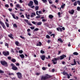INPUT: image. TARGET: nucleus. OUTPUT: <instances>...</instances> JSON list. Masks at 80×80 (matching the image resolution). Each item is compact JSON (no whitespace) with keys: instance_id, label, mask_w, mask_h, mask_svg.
Returning <instances> with one entry per match:
<instances>
[{"instance_id":"nucleus-1","label":"nucleus","mask_w":80,"mask_h":80,"mask_svg":"<svg viewBox=\"0 0 80 80\" xmlns=\"http://www.w3.org/2000/svg\"><path fill=\"white\" fill-rule=\"evenodd\" d=\"M11 67H12V68L13 70H18L17 67H16L15 65L13 63H11Z\"/></svg>"},{"instance_id":"nucleus-2","label":"nucleus","mask_w":80,"mask_h":80,"mask_svg":"<svg viewBox=\"0 0 80 80\" xmlns=\"http://www.w3.org/2000/svg\"><path fill=\"white\" fill-rule=\"evenodd\" d=\"M52 77V76H51L50 75L46 76H42L41 78L42 79V80H47V79H48V78H51Z\"/></svg>"},{"instance_id":"nucleus-3","label":"nucleus","mask_w":80,"mask_h":80,"mask_svg":"<svg viewBox=\"0 0 80 80\" xmlns=\"http://www.w3.org/2000/svg\"><path fill=\"white\" fill-rule=\"evenodd\" d=\"M0 63L2 65H3V66H6V67L8 66L7 62L5 61H1Z\"/></svg>"},{"instance_id":"nucleus-4","label":"nucleus","mask_w":80,"mask_h":80,"mask_svg":"<svg viewBox=\"0 0 80 80\" xmlns=\"http://www.w3.org/2000/svg\"><path fill=\"white\" fill-rule=\"evenodd\" d=\"M57 30L58 32H60H60H62V30H65V28L64 27H63L62 28L58 27V28H57Z\"/></svg>"},{"instance_id":"nucleus-5","label":"nucleus","mask_w":80,"mask_h":80,"mask_svg":"<svg viewBox=\"0 0 80 80\" xmlns=\"http://www.w3.org/2000/svg\"><path fill=\"white\" fill-rule=\"evenodd\" d=\"M2 54L4 55V56H8L10 55V52H9L7 51H4L2 52Z\"/></svg>"},{"instance_id":"nucleus-6","label":"nucleus","mask_w":80,"mask_h":80,"mask_svg":"<svg viewBox=\"0 0 80 80\" xmlns=\"http://www.w3.org/2000/svg\"><path fill=\"white\" fill-rule=\"evenodd\" d=\"M17 74L18 78H19V79H22V74H21L20 72H18L17 73Z\"/></svg>"},{"instance_id":"nucleus-7","label":"nucleus","mask_w":80,"mask_h":80,"mask_svg":"<svg viewBox=\"0 0 80 80\" xmlns=\"http://www.w3.org/2000/svg\"><path fill=\"white\" fill-rule=\"evenodd\" d=\"M64 57L65 58L67 57V56L66 55L64 54H62V55L60 56V60H63V59H64Z\"/></svg>"},{"instance_id":"nucleus-8","label":"nucleus","mask_w":80,"mask_h":80,"mask_svg":"<svg viewBox=\"0 0 80 80\" xmlns=\"http://www.w3.org/2000/svg\"><path fill=\"white\" fill-rule=\"evenodd\" d=\"M0 23L2 25V27H3V28H4V29H5V28H6V27H5V26L4 23H3V22H1V21H0Z\"/></svg>"},{"instance_id":"nucleus-9","label":"nucleus","mask_w":80,"mask_h":80,"mask_svg":"<svg viewBox=\"0 0 80 80\" xmlns=\"http://www.w3.org/2000/svg\"><path fill=\"white\" fill-rule=\"evenodd\" d=\"M24 20L27 23V24H28V25H30V26H32V24H31V23L28 22V20L24 19Z\"/></svg>"},{"instance_id":"nucleus-10","label":"nucleus","mask_w":80,"mask_h":80,"mask_svg":"<svg viewBox=\"0 0 80 80\" xmlns=\"http://www.w3.org/2000/svg\"><path fill=\"white\" fill-rule=\"evenodd\" d=\"M33 2L32 1H30L29 3L28 4V5L29 7H31L33 5Z\"/></svg>"},{"instance_id":"nucleus-11","label":"nucleus","mask_w":80,"mask_h":80,"mask_svg":"<svg viewBox=\"0 0 80 80\" xmlns=\"http://www.w3.org/2000/svg\"><path fill=\"white\" fill-rule=\"evenodd\" d=\"M74 12H75V11H74V10L73 9H72L70 11H69V13H70V14H71L72 15H73V13H74Z\"/></svg>"},{"instance_id":"nucleus-12","label":"nucleus","mask_w":80,"mask_h":80,"mask_svg":"<svg viewBox=\"0 0 80 80\" xmlns=\"http://www.w3.org/2000/svg\"><path fill=\"white\" fill-rule=\"evenodd\" d=\"M8 37L11 38V39H13V34L12 33H10L8 35Z\"/></svg>"},{"instance_id":"nucleus-13","label":"nucleus","mask_w":80,"mask_h":80,"mask_svg":"<svg viewBox=\"0 0 80 80\" xmlns=\"http://www.w3.org/2000/svg\"><path fill=\"white\" fill-rule=\"evenodd\" d=\"M42 45V42H38V43H37L36 46H41Z\"/></svg>"},{"instance_id":"nucleus-14","label":"nucleus","mask_w":80,"mask_h":80,"mask_svg":"<svg viewBox=\"0 0 80 80\" xmlns=\"http://www.w3.org/2000/svg\"><path fill=\"white\" fill-rule=\"evenodd\" d=\"M34 1V2L36 5H38V1L37 0H33Z\"/></svg>"},{"instance_id":"nucleus-15","label":"nucleus","mask_w":80,"mask_h":80,"mask_svg":"<svg viewBox=\"0 0 80 80\" xmlns=\"http://www.w3.org/2000/svg\"><path fill=\"white\" fill-rule=\"evenodd\" d=\"M73 62H74V63L71 64V65L72 66L75 65H76L77 64V62H76V60H75V59H73Z\"/></svg>"},{"instance_id":"nucleus-16","label":"nucleus","mask_w":80,"mask_h":80,"mask_svg":"<svg viewBox=\"0 0 80 80\" xmlns=\"http://www.w3.org/2000/svg\"><path fill=\"white\" fill-rule=\"evenodd\" d=\"M58 41L59 42H61V43H63V40H62V39L61 38H59L58 39Z\"/></svg>"},{"instance_id":"nucleus-17","label":"nucleus","mask_w":80,"mask_h":80,"mask_svg":"<svg viewBox=\"0 0 80 80\" xmlns=\"http://www.w3.org/2000/svg\"><path fill=\"white\" fill-rule=\"evenodd\" d=\"M36 16V14H35V13H32V14L31 15V17H33V16Z\"/></svg>"},{"instance_id":"nucleus-18","label":"nucleus","mask_w":80,"mask_h":80,"mask_svg":"<svg viewBox=\"0 0 80 80\" xmlns=\"http://www.w3.org/2000/svg\"><path fill=\"white\" fill-rule=\"evenodd\" d=\"M19 56L21 58H25V56L23 54H20Z\"/></svg>"},{"instance_id":"nucleus-19","label":"nucleus","mask_w":80,"mask_h":80,"mask_svg":"<svg viewBox=\"0 0 80 80\" xmlns=\"http://www.w3.org/2000/svg\"><path fill=\"white\" fill-rule=\"evenodd\" d=\"M41 58L42 60H44L45 58V56L42 55L41 57Z\"/></svg>"},{"instance_id":"nucleus-20","label":"nucleus","mask_w":80,"mask_h":80,"mask_svg":"<svg viewBox=\"0 0 80 80\" xmlns=\"http://www.w3.org/2000/svg\"><path fill=\"white\" fill-rule=\"evenodd\" d=\"M49 18H50V19H52V18H53V16L52 15H49Z\"/></svg>"},{"instance_id":"nucleus-21","label":"nucleus","mask_w":80,"mask_h":80,"mask_svg":"<svg viewBox=\"0 0 80 80\" xmlns=\"http://www.w3.org/2000/svg\"><path fill=\"white\" fill-rule=\"evenodd\" d=\"M15 44H16V45H17V46H19V42H18V41H16L15 42Z\"/></svg>"},{"instance_id":"nucleus-22","label":"nucleus","mask_w":80,"mask_h":80,"mask_svg":"<svg viewBox=\"0 0 80 80\" xmlns=\"http://www.w3.org/2000/svg\"><path fill=\"white\" fill-rule=\"evenodd\" d=\"M52 62H56V61H57V58H53L52 60Z\"/></svg>"},{"instance_id":"nucleus-23","label":"nucleus","mask_w":80,"mask_h":80,"mask_svg":"<svg viewBox=\"0 0 80 80\" xmlns=\"http://www.w3.org/2000/svg\"><path fill=\"white\" fill-rule=\"evenodd\" d=\"M65 4H62L61 6V8H65Z\"/></svg>"},{"instance_id":"nucleus-24","label":"nucleus","mask_w":80,"mask_h":80,"mask_svg":"<svg viewBox=\"0 0 80 80\" xmlns=\"http://www.w3.org/2000/svg\"><path fill=\"white\" fill-rule=\"evenodd\" d=\"M73 55H78V53L77 52H74L73 53Z\"/></svg>"},{"instance_id":"nucleus-25","label":"nucleus","mask_w":80,"mask_h":80,"mask_svg":"<svg viewBox=\"0 0 80 80\" xmlns=\"http://www.w3.org/2000/svg\"><path fill=\"white\" fill-rule=\"evenodd\" d=\"M42 23V22H38L37 23V25H41Z\"/></svg>"},{"instance_id":"nucleus-26","label":"nucleus","mask_w":80,"mask_h":80,"mask_svg":"<svg viewBox=\"0 0 80 80\" xmlns=\"http://www.w3.org/2000/svg\"><path fill=\"white\" fill-rule=\"evenodd\" d=\"M26 17L28 18V19H30V18L28 17H30V15L28 14V15H27V14H26Z\"/></svg>"},{"instance_id":"nucleus-27","label":"nucleus","mask_w":80,"mask_h":80,"mask_svg":"<svg viewBox=\"0 0 80 80\" xmlns=\"http://www.w3.org/2000/svg\"><path fill=\"white\" fill-rule=\"evenodd\" d=\"M43 2V3H47V0H41Z\"/></svg>"},{"instance_id":"nucleus-28","label":"nucleus","mask_w":80,"mask_h":80,"mask_svg":"<svg viewBox=\"0 0 80 80\" xmlns=\"http://www.w3.org/2000/svg\"><path fill=\"white\" fill-rule=\"evenodd\" d=\"M46 38H48V39H49L50 38V36L49 35H47L46 36Z\"/></svg>"},{"instance_id":"nucleus-29","label":"nucleus","mask_w":80,"mask_h":80,"mask_svg":"<svg viewBox=\"0 0 80 80\" xmlns=\"http://www.w3.org/2000/svg\"><path fill=\"white\" fill-rule=\"evenodd\" d=\"M62 73L64 75H67V74H68V73H67V72L65 73V71H64Z\"/></svg>"},{"instance_id":"nucleus-30","label":"nucleus","mask_w":80,"mask_h":80,"mask_svg":"<svg viewBox=\"0 0 80 80\" xmlns=\"http://www.w3.org/2000/svg\"><path fill=\"white\" fill-rule=\"evenodd\" d=\"M5 24L7 27H8H8H9V24L7 23V22H5Z\"/></svg>"},{"instance_id":"nucleus-31","label":"nucleus","mask_w":80,"mask_h":80,"mask_svg":"<svg viewBox=\"0 0 80 80\" xmlns=\"http://www.w3.org/2000/svg\"><path fill=\"white\" fill-rule=\"evenodd\" d=\"M5 46L7 47V48H8V44L7 43H5Z\"/></svg>"},{"instance_id":"nucleus-32","label":"nucleus","mask_w":80,"mask_h":80,"mask_svg":"<svg viewBox=\"0 0 80 80\" xmlns=\"http://www.w3.org/2000/svg\"><path fill=\"white\" fill-rule=\"evenodd\" d=\"M11 61L12 62H16V60L15 59H12Z\"/></svg>"},{"instance_id":"nucleus-33","label":"nucleus","mask_w":80,"mask_h":80,"mask_svg":"<svg viewBox=\"0 0 80 80\" xmlns=\"http://www.w3.org/2000/svg\"><path fill=\"white\" fill-rule=\"evenodd\" d=\"M13 26L15 28H17V25L16 24H14L13 25Z\"/></svg>"},{"instance_id":"nucleus-34","label":"nucleus","mask_w":80,"mask_h":80,"mask_svg":"<svg viewBox=\"0 0 80 80\" xmlns=\"http://www.w3.org/2000/svg\"><path fill=\"white\" fill-rule=\"evenodd\" d=\"M74 6H77V2L75 1L73 4Z\"/></svg>"},{"instance_id":"nucleus-35","label":"nucleus","mask_w":80,"mask_h":80,"mask_svg":"<svg viewBox=\"0 0 80 80\" xmlns=\"http://www.w3.org/2000/svg\"><path fill=\"white\" fill-rule=\"evenodd\" d=\"M77 10L78 11H80V7H78L77 8Z\"/></svg>"},{"instance_id":"nucleus-36","label":"nucleus","mask_w":80,"mask_h":80,"mask_svg":"<svg viewBox=\"0 0 80 80\" xmlns=\"http://www.w3.org/2000/svg\"><path fill=\"white\" fill-rule=\"evenodd\" d=\"M19 53L22 54V53H23V51L22 50H19Z\"/></svg>"},{"instance_id":"nucleus-37","label":"nucleus","mask_w":80,"mask_h":80,"mask_svg":"<svg viewBox=\"0 0 80 80\" xmlns=\"http://www.w3.org/2000/svg\"><path fill=\"white\" fill-rule=\"evenodd\" d=\"M55 34H52L50 35V36L51 37H52V36H53V38H55Z\"/></svg>"},{"instance_id":"nucleus-38","label":"nucleus","mask_w":80,"mask_h":80,"mask_svg":"<svg viewBox=\"0 0 80 80\" xmlns=\"http://www.w3.org/2000/svg\"><path fill=\"white\" fill-rule=\"evenodd\" d=\"M40 52L41 53H45V52L42 50H41Z\"/></svg>"},{"instance_id":"nucleus-39","label":"nucleus","mask_w":80,"mask_h":80,"mask_svg":"<svg viewBox=\"0 0 80 80\" xmlns=\"http://www.w3.org/2000/svg\"><path fill=\"white\" fill-rule=\"evenodd\" d=\"M32 23L34 24V25H37L36 24V23H37V22H35V21H32Z\"/></svg>"},{"instance_id":"nucleus-40","label":"nucleus","mask_w":80,"mask_h":80,"mask_svg":"<svg viewBox=\"0 0 80 80\" xmlns=\"http://www.w3.org/2000/svg\"><path fill=\"white\" fill-rule=\"evenodd\" d=\"M38 6H36L35 8V9L36 10H38Z\"/></svg>"},{"instance_id":"nucleus-41","label":"nucleus","mask_w":80,"mask_h":80,"mask_svg":"<svg viewBox=\"0 0 80 80\" xmlns=\"http://www.w3.org/2000/svg\"><path fill=\"white\" fill-rule=\"evenodd\" d=\"M52 7H54V8H57V7H56V6H55V5H54L53 4H52Z\"/></svg>"},{"instance_id":"nucleus-42","label":"nucleus","mask_w":80,"mask_h":80,"mask_svg":"<svg viewBox=\"0 0 80 80\" xmlns=\"http://www.w3.org/2000/svg\"><path fill=\"white\" fill-rule=\"evenodd\" d=\"M77 3H78V4L80 6V1H77Z\"/></svg>"},{"instance_id":"nucleus-43","label":"nucleus","mask_w":80,"mask_h":80,"mask_svg":"<svg viewBox=\"0 0 80 80\" xmlns=\"http://www.w3.org/2000/svg\"><path fill=\"white\" fill-rule=\"evenodd\" d=\"M12 16L13 18H14V19H16V18H15V14H12Z\"/></svg>"},{"instance_id":"nucleus-44","label":"nucleus","mask_w":80,"mask_h":80,"mask_svg":"<svg viewBox=\"0 0 80 80\" xmlns=\"http://www.w3.org/2000/svg\"><path fill=\"white\" fill-rule=\"evenodd\" d=\"M57 60H60V57H59L58 58H56Z\"/></svg>"},{"instance_id":"nucleus-45","label":"nucleus","mask_w":80,"mask_h":80,"mask_svg":"<svg viewBox=\"0 0 80 80\" xmlns=\"http://www.w3.org/2000/svg\"><path fill=\"white\" fill-rule=\"evenodd\" d=\"M39 30L38 28H36L34 30V31H38Z\"/></svg>"},{"instance_id":"nucleus-46","label":"nucleus","mask_w":80,"mask_h":80,"mask_svg":"<svg viewBox=\"0 0 80 80\" xmlns=\"http://www.w3.org/2000/svg\"><path fill=\"white\" fill-rule=\"evenodd\" d=\"M42 69L43 70H46V68H45V67H43L42 68Z\"/></svg>"},{"instance_id":"nucleus-47","label":"nucleus","mask_w":80,"mask_h":80,"mask_svg":"<svg viewBox=\"0 0 80 80\" xmlns=\"http://www.w3.org/2000/svg\"><path fill=\"white\" fill-rule=\"evenodd\" d=\"M5 7H7V8H8V7H9V5L8 4H6L5 5Z\"/></svg>"},{"instance_id":"nucleus-48","label":"nucleus","mask_w":80,"mask_h":80,"mask_svg":"<svg viewBox=\"0 0 80 80\" xmlns=\"http://www.w3.org/2000/svg\"><path fill=\"white\" fill-rule=\"evenodd\" d=\"M52 33V32H49L48 33V35H51Z\"/></svg>"},{"instance_id":"nucleus-49","label":"nucleus","mask_w":80,"mask_h":80,"mask_svg":"<svg viewBox=\"0 0 80 80\" xmlns=\"http://www.w3.org/2000/svg\"><path fill=\"white\" fill-rule=\"evenodd\" d=\"M52 63H53L54 65H55V64H57V62H52Z\"/></svg>"},{"instance_id":"nucleus-50","label":"nucleus","mask_w":80,"mask_h":80,"mask_svg":"<svg viewBox=\"0 0 80 80\" xmlns=\"http://www.w3.org/2000/svg\"><path fill=\"white\" fill-rule=\"evenodd\" d=\"M11 52H12V53H14V50H13V49L11 48Z\"/></svg>"},{"instance_id":"nucleus-51","label":"nucleus","mask_w":80,"mask_h":80,"mask_svg":"<svg viewBox=\"0 0 80 80\" xmlns=\"http://www.w3.org/2000/svg\"><path fill=\"white\" fill-rule=\"evenodd\" d=\"M19 37H20V38H22V39H25V38L24 37H23L22 36H20Z\"/></svg>"},{"instance_id":"nucleus-52","label":"nucleus","mask_w":80,"mask_h":80,"mask_svg":"<svg viewBox=\"0 0 80 80\" xmlns=\"http://www.w3.org/2000/svg\"><path fill=\"white\" fill-rule=\"evenodd\" d=\"M9 75H14V74L13 73H9Z\"/></svg>"},{"instance_id":"nucleus-53","label":"nucleus","mask_w":80,"mask_h":80,"mask_svg":"<svg viewBox=\"0 0 80 80\" xmlns=\"http://www.w3.org/2000/svg\"><path fill=\"white\" fill-rule=\"evenodd\" d=\"M4 73V72L0 70V73Z\"/></svg>"},{"instance_id":"nucleus-54","label":"nucleus","mask_w":80,"mask_h":80,"mask_svg":"<svg viewBox=\"0 0 80 80\" xmlns=\"http://www.w3.org/2000/svg\"><path fill=\"white\" fill-rule=\"evenodd\" d=\"M67 75H68V78L69 79L70 78V76L69 75V74L68 73V74Z\"/></svg>"},{"instance_id":"nucleus-55","label":"nucleus","mask_w":80,"mask_h":80,"mask_svg":"<svg viewBox=\"0 0 80 80\" xmlns=\"http://www.w3.org/2000/svg\"><path fill=\"white\" fill-rule=\"evenodd\" d=\"M16 7L17 8H19L20 7V5L19 4H16Z\"/></svg>"},{"instance_id":"nucleus-56","label":"nucleus","mask_w":80,"mask_h":80,"mask_svg":"<svg viewBox=\"0 0 80 80\" xmlns=\"http://www.w3.org/2000/svg\"><path fill=\"white\" fill-rule=\"evenodd\" d=\"M30 28H31V30H33V29H35V27H31Z\"/></svg>"},{"instance_id":"nucleus-57","label":"nucleus","mask_w":80,"mask_h":80,"mask_svg":"<svg viewBox=\"0 0 80 80\" xmlns=\"http://www.w3.org/2000/svg\"><path fill=\"white\" fill-rule=\"evenodd\" d=\"M38 11H36V15H38V16H40V14H38Z\"/></svg>"},{"instance_id":"nucleus-58","label":"nucleus","mask_w":80,"mask_h":80,"mask_svg":"<svg viewBox=\"0 0 80 80\" xmlns=\"http://www.w3.org/2000/svg\"><path fill=\"white\" fill-rule=\"evenodd\" d=\"M8 10L9 11H10V12H12V8H9L8 9Z\"/></svg>"},{"instance_id":"nucleus-59","label":"nucleus","mask_w":80,"mask_h":80,"mask_svg":"<svg viewBox=\"0 0 80 80\" xmlns=\"http://www.w3.org/2000/svg\"><path fill=\"white\" fill-rule=\"evenodd\" d=\"M8 60H11V57L10 56H9L8 57Z\"/></svg>"},{"instance_id":"nucleus-60","label":"nucleus","mask_w":80,"mask_h":80,"mask_svg":"<svg viewBox=\"0 0 80 80\" xmlns=\"http://www.w3.org/2000/svg\"><path fill=\"white\" fill-rule=\"evenodd\" d=\"M10 5L12 7H13V3H11L10 4Z\"/></svg>"},{"instance_id":"nucleus-61","label":"nucleus","mask_w":80,"mask_h":80,"mask_svg":"<svg viewBox=\"0 0 80 80\" xmlns=\"http://www.w3.org/2000/svg\"><path fill=\"white\" fill-rule=\"evenodd\" d=\"M31 30H30V29H27V32H30Z\"/></svg>"},{"instance_id":"nucleus-62","label":"nucleus","mask_w":80,"mask_h":80,"mask_svg":"<svg viewBox=\"0 0 80 80\" xmlns=\"http://www.w3.org/2000/svg\"><path fill=\"white\" fill-rule=\"evenodd\" d=\"M39 18H40V16H37L36 17V18H37V19H38Z\"/></svg>"},{"instance_id":"nucleus-63","label":"nucleus","mask_w":80,"mask_h":80,"mask_svg":"<svg viewBox=\"0 0 80 80\" xmlns=\"http://www.w3.org/2000/svg\"><path fill=\"white\" fill-rule=\"evenodd\" d=\"M49 3H50V4H52V3H53L52 2V1H49Z\"/></svg>"},{"instance_id":"nucleus-64","label":"nucleus","mask_w":80,"mask_h":80,"mask_svg":"<svg viewBox=\"0 0 80 80\" xmlns=\"http://www.w3.org/2000/svg\"><path fill=\"white\" fill-rule=\"evenodd\" d=\"M16 66H20V64L19 63H17L16 64Z\"/></svg>"}]
</instances>
